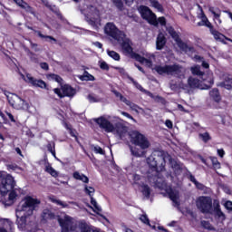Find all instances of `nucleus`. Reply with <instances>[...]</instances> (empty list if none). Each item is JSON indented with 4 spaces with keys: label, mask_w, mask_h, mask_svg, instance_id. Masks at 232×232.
I'll return each mask as SVG.
<instances>
[{
    "label": "nucleus",
    "mask_w": 232,
    "mask_h": 232,
    "mask_svg": "<svg viewBox=\"0 0 232 232\" xmlns=\"http://www.w3.org/2000/svg\"><path fill=\"white\" fill-rule=\"evenodd\" d=\"M209 95L211 99L215 101V102H220V101H222V97L220 96V92H218V89H212L209 92Z\"/></svg>",
    "instance_id": "25"
},
{
    "label": "nucleus",
    "mask_w": 232,
    "mask_h": 232,
    "mask_svg": "<svg viewBox=\"0 0 232 232\" xmlns=\"http://www.w3.org/2000/svg\"><path fill=\"white\" fill-rule=\"evenodd\" d=\"M45 171L54 179H56V177H59V172H57V170H55V169H53V166L50 164L45 165Z\"/></svg>",
    "instance_id": "27"
},
{
    "label": "nucleus",
    "mask_w": 232,
    "mask_h": 232,
    "mask_svg": "<svg viewBox=\"0 0 232 232\" xmlns=\"http://www.w3.org/2000/svg\"><path fill=\"white\" fill-rule=\"evenodd\" d=\"M139 12L142 17V19H145V21H148L150 24H152L153 26H157L160 23L161 26H166V18L160 17L157 20V15L150 10V8L141 5L139 8Z\"/></svg>",
    "instance_id": "6"
},
{
    "label": "nucleus",
    "mask_w": 232,
    "mask_h": 232,
    "mask_svg": "<svg viewBox=\"0 0 232 232\" xmlns=\"http://www.w3.org/2000/svg\"><path fill=\"white\" fill-rule=\"evenodd\" d=\"M156 188H159L160 189H166V182L162 181V179H159L156 181Z\"/></svg>",
    "instance_id": "49"
},
{
    "label": "nucleus",
    "mask_w": 232,
    "mask_h": 232,
    "mask_svg": "<svg viewBox=\"0 0 232 232\" xmlns=\"http://www.w3.org/2000/svg\"><path fill=\"white\" fill-rule=\"evenodd\" d=\"M14 3H16L18 6H20V8H23V10H25V12H32V7H30V5L26 4V2L23 0H14Z\"/></svg>",
    "instance_id": "29"
},
{
    "label": "nucleus",
    "mask_w": 232,
    "mask_h": 232,
    "mask_svg": "<svg viewBox=\"0 0 232 232\" xmlns=\"http://www.w3.org/2000/svg\"><path fill=\"white\" fill-rule=\"evenodd\" d=\"M210 160L212 162V166L214 168V169H220L221 168V165L220 163L218 162V160L215 157H210Z\"/></svg>",
    "instance_id": "43"
},
{
    "label": "nucleus",
    "mask_w": 232,
    "mask_h": 232,
    "mask_svg": "<svg viewBox=\"0 0 232 232\" xmlns=\"http://www.w3.org/2000/svg\"><path fill=\"white\" fill-rule=\"evenodd\" d=\"M218 155L221 157V159L226 155V152L222 149L218 150Z\"/></svg>",
    "instance_id": "64"
},
{
    "label": "nucleus",
    "mask_w": 232,
    "mask_h": 232,
    "mask_svg": "<svg viewBox=\"0 0 232 232\" xmlns=\"http://www.w3.org/2000/svg\"><path fill=\"white\" fill-rule=\"evenodd\" d=\"M107 53L111 59H114V61H121V55L117 52L108 50Z\"/></svg>",
    "instance_id": "39"
},
{
    "label": "nucleus",
    "mask_w": 232,
    "mask_h": 232,
    "mask_svg": "<svg viewBox=\"0 0 232 232\" xmlns=\"http://www.w3.org/2000/svg\"><path fill=\"white\" fill-rule=\"evenodd\" d=\"M155 70L160 75H177V77L184 78V73H186L184 67L178 64L157 66Z\"/></svg>",
    "instance_id": "7"
},
{
    "label": "nucleus",
    "mask_w": 232,
    "mask_h": 232,
    "mask_svg": "<svg viewBox=\"0 0 232 232\" xmlns=\"http://www.w3.org/2000/svg\"><path fill=\"white\" fill-rule=\"evenodd\" d=\"M88 101L90 102H101V98H99L93 94H91L88 96Z\"/></svg>",
    "instance_id": "51"
},
{
    "label": "nucleus",
    "mask_w": 232,
    "mask_h": 232,
    "mask_svg": "<svg viewBox=\"0 0 232 232\" xmlns=\"http://www.w3.org/2000/svg\"><path fill=\"white\" fill-rule=\"evenodd\" d=\"M7 168L8 169H13V171L19 169V167H17V165H8Z\"/></svg>",
    "instance_id": "62"
},
{
    "label": "nucleus",
    "mask_w": 232,
    "mask_h": 232,
    "mask_svg": "<svg viewBox=\"0 0 232 232\" xmlns=\"http://www.w3.org/2000/svg\"><path fill=\"white\" fill-rule=\"evenodd\" d=\"M93 150L95 151V153H99L100 155H104V150H102V148L99 146H95L93 148Z\"/></svg>",
    "instance_id": "53"
},
{
    "label": "nucleus",
    "mask_w": 232,
    "mask_h": 232,
    "mask_svg": "<svg viewBox=\"0 0 232 232\" xmlns=\"http://www.w3.org/2000/svg\"><path fill=\"white\" fill-rule=\"evenodd\" d=\"M100 68L102 70H110V66L108 65V63H106V62H101Z\"/></svg>",
    "instance_id": "55"
},
{
    "label": "nucleus",
    "mask_w": 232,
    "mask_h": 232,
    "mask_svg": "<svg viewBox=\"0 0 232 232\" xmlns=\"http://www.w3.org/2000/svg\"><path fill=\"white\" fill-rule=\"evenodd\" d=\"M167 32L169 34V35L172 37V39H174V41H176L179 48H180V50H182V52H191L193 50V47L188 45V44L182 42V40H180V37L179 36V34H177V32H175V29H173V27H169L167 28Z\"/></svg>",
    "instance_id": "14"
},
{
    "label": "nucleus",
    "mask_w": 232,
    "mask_h": 232,
    "mask_svg": "<svg viewBox=\"0 0 232 232\" xmlns=\"http://www.w3.org/2000/svg\"><path fill=\"white\" fill-rule=\"evenodd\" d=\"M63 126H64V128H66V130H69L70 135H71L72 137H74V138L76 139V140H77V136L75 135V132H74L73 130L72 129V126L69 125V124L66 123V122L63 123Z\"/></svg>",
    "instance_id": "48"
},
{
    "label": "nucleus",
    "mask_w": 232,
    "mask_h": 232,
    "mask_svg": "<svg viewBox=\"0 0 232 232\" xmlns=\"http://www.w3.org/2000/svg\"><path fill=\"white\" fill-rule=\"evenodd\" d=\"M151 5L156 8V10H158L159 12H162V5H160V4H159V2L157 0H150Z\"/></svg>",
    "instance_id": "45"
},
{
    "label": "nucleus",
    "mask_w": 232,
    "mask_h": 232,
    "mask_svg": "<svg viewBox=\"0 0 232 232\" xmlns=\"http://www.w3.org/2000/svg\"><path fill=\"white\" fill-rule=\"evenodd\" d=\"M196 188H198V189H204V185L202 183H199L198 181L194 183Z\"/></svg>",
    "instance_id": "61"
},
{
    "label": "nucleus",
    "mask_w": 232,
    "mask_h": 232,
    "mask_svg": "<svg viewBox=\"0 0 232 232\" xmlns=\"http://www.w3.org/2000/svg\"><path fill=\"white\" fill-rule=\"evenodd\" d=\"M53 92L56 95H58V97H73V95H75V89H73V87L65 84L63 85L61 87V89L59 88H55L53 89Z\"/></svg>",
    "instance_id": "16"
},
{
    "label": "nucleus",
    "mask_w": 232,
    "mask_h": 232,
    "mask_svg": "<svg viewBox=\"0 0 232 232\" xmlns=\"http://www.w3.org/2000/svg\"><path fill=\"white\" fill-rule=\"evenodd\" d=\"M213 36L214 39H216L217 41H224V39H227V41H230V43H232V40L229 38H226V36L217 31L213 32Z\"/></svg>",
    "instance_id": "34"
},
{
    "label": "nucleus",
    "mask_w": 232,
    "mask_h": 232,
    "mask_svg": "<svg viewBox=\"0 0 232 232\" xmlns=\"http://www.w3.org/2000/svg\"><path fill=\"white\" fill-rule=\"evenodd\" d=\"M167 193L170 198V200L173 202V205L176 207L180 206V197L179 196V191L177 190H167Z\"/></svg>",
    "instance_id": "20"
},
{
    "label": "nucleus",
    "mask_w": 232,
    "mask_h": 232,
    "mask_svg": "<svg viewBox=\"0 0 232 232\" xmlns=\"http://www.w3.org/2000/svg\"><path fill=\"white\" fill-rule=\"evenodd\" d=\"M91 204L93 206V208L90 206L89 208H91L94 213L100 214L101 211H102V208L97 205V201L93 198V196L91 197Z\"/></svg>",
    "instance_id": "32"
},
{
    "label": "nucleus",
    "mask_w": 232,
    "mask_h": 232,
    "mask_svg": "<svg viewBox=\"0 0 232 232\" xmlns=\"http://www.w3.org/2000/svg\"><path fill=\"white\" fill-rule=\"evenodd\" d=\"M15 197H17V194L15 193V190L9 191V204H13L14 200H15Z\"/></svg>",
    "instance_id": "50"
},
{
    "label": "nucleus",
    "mask_w": 232,
    "mask_h": 232,
    "mask_svg": "<svg viewBox=\"0 0 232 232\" xmlns=\"http://www.w3.org/2000/svg\"><path fill=\"white\" fill-rule=\"evenodd\" d=\"M199 13L198 14V19H200V22L198 23V26H206L207 28H213V25L211 24V22L208 19V16H206V14H204V10H202V7L198 5Z\"/></svg>",
    "instance_id": "17"
},
{
    "label": "nucleus",
    "mask_w": 232,
    "mask_h": 232,
    "mask_svg": "<svg viewBox=\"0 0 232 232\" xmlns=\"http://www.w3.org/2000/svg\"><path fill=\"white\" fill-rule=\"evenodd\" d=\"M220 205H217L216 211H215V217L216 218H218L219 222H224L226 220V215L222 210H220Z\"/></svg>",
    "instance_id": "26"
},
{
    "label": "nucleus",
    "mask_w": 232,
    "mask_h": 232,
    "mask_svg": "<svg viewBox=\"0 0 232 232\" xmlns=\"http://www.w3.org/2000/svg\"><path fill=\"white\" fill-rule=\"evenodd\" d=\"M225 208L227 211H232V201H227L225 203Z\"/></svg>",
    "instance_id": "57"
},
{
    "label": "nucleus",
    "mask_w": 232,
    "mask_h": 232,
    "mask_svg": "<svg viewBox=\"0 0 232 232\" xmlns=\"http://www.w3.org/2000/svg\"><path fill=\"white\" fill-rule=\"evenodd\" d=\"M198 138L205 143L211 140V135H209V132L199 133Z\"/></svg>",
    "instance_id": "36"
},
{
    "label": "nucleus",
    "mask_w": 232,
    "mask_h": 232,
    "mask_svg": "<svg viewBox=\"0 0 232 232\" xmlns=\"http://www.w3.org/2000/svg\"><path fill=\"white\" fill-rule=\"evenodd\" d=\"M15 188V180H14V177L11 175H7L5 178L2 179L0 186V193L2 197H5L6 193H10Z\"/></svg>",
    "instance_id": "13"
},
{
    "label": "nucleus",
    "mask_w": 232,
    "mask_h": 232,
    "mask_svg": "<svg viewBox=\"0 0 232 232\" xmlns=\"http://www.w3.org/2000/svg\"><path fill=\"white\" fill-rule=\"evenodd\" d=\"M21 79L24 81V82H27L28 84H31L32 86H34L36 88H46V82L43 80H37L32 76V74L25 72V74L20 72Z\"/></svg>",
    "instance_id": "15"
},
{
    "label": "nucleus",
    "mask_w": 232,
    "mask_h": 232,
    "mask_svg": "<svg viewBox=\"0 0 232 232\" xmlns=\"http://www.w3.org/2000/svg\"><path fill=\"white\" fill-rule=\"evenodd\" d=\"M219 88H225V90H232V76L229 74L222 75V82L218 83Z\"/></svg>",
    "instance_id": "18"
},
{
    "label": "nucleus",
    "mask_w": 232,
    "mask_h": 232,
    "mask_svg": "<svg viewBox=\"0 0 232 232\" xmlns=\"http://www.w3.org/2000/svg\"><path fill=\"white\" fill-rule=\"evenodd\" d=\"M165 126H167V128H169V130H171V128H173V122L169 120H167L165 121Z\"/></svg>",
    "instance_id": "58"
},
{
    "label": "nucleus",
    "mask_w": 232,
    "mask_h": 232,
    "mask_svg": "<svg viewBox=\"0 0 232 232\" xmlns=\"http://www.w3.org/2000/svg\"><path fill=\"white\" fill-rule=\"evenodd\" d=\"M108 119L109 121L104 117H100L94 121L100 125V128H102V130H105L108 133H114V135H118L121 139L128 135V127L121 123L119 117L111 118L108 116Z\"/></svg>",
    "instance_id": "2"
},
{
    "label": "nucleus",
    "mask_w": 232,
    "mask_h": 232,
    "mask_svg": "<svg viewBox=\"0 0 232 232\" xmlns=\"http://www.w3.org/2000/svg\"><path fill=\"white\" fill-rule=\"evenodd\" d=\"M194 60L196 61V63H201L203 68H209V63H208V62L204 61V58L198 56V55H196L194 57Z\"/></svg>",
    "instance_id": "37"
},
{
    "label": "nucleus",
    "mask_w": 232,
    "mask_h": 232,
    "mask_svg": "<svg viewBox=\"0 0 232 232\" xmlns=\"http://www.w3.org/2000/svg\"><path fill=\"white\" fill-rule=\"evenodd\" d=\"M133 180H134V184H140L139 180H140V177L138 174H134Z\"/></svg>",
    "instance_id": "59"
},
{
    "label": "nucleus",
    "mask_w": 232,
    "mask_h": 232,
    "mask_svg": "<svg viewBox=\"0 0 232 232\" xmlns=\"http://www.w3.org/2000/svg\"><path fill=\"white\" fill-rule=\"evenodd\" d=\"M201 225L203 227H205V229H213V227H211V224H209L208 221H202Z\"/></svg>",
    "instance_id": "54"
},
{
    "label": "nucleus",
    "mask_w": 232,
    "mask_h": 232,
    "mask_svg": "<svg viewBox=\"0 0 232 232\" xmlns=\"http://www.w3.org/2000/svg\"><path fill=\"white\" fill-rule=\"evenodd\" d=\"M51 202L56 204L57 206H61V208H68V203L64 201H61V199H57L53 197L50 198Z\"/></svg>",
    "instance_id": "35"
},
{
    "label": "nucleus",
    "mask_w": 232,
    "mask_h": 232,
    "mask_svg": "<svg viewBox=\"0 0 232 232\" xmlns=\"http://www.w3.org/2000/svg\"><path fill=\"white\" fill-rule=\"evenodd\" d=\"M190 72L193 75H198V77H202V79H208V74H204V72L200 71V66L198 65L192 66Z\"/></svg>",
    "instance_id": "22"
},
{
    "label": "nucleus",
    "mask_w": 232,
    "mask_h": 232,
    "mask_svg": "<svg viewBox=\"0 0 232 232\" xmlns=\"http://www.w3.org/2000/svg\"><path fill=\"white\" fill-rule=\"evenodd\" d=\"M111 1L115 5V6H117V8H119L120 10L122 9L124 3H126V5H131V3H133V0H111Z\"/></svg>",
    "instance_id": "30"
},
{
    "label": "nucleus",
    "mask_w": 232,
    "mask_h": 232,
    "mask_svg": "<svg viewBox=\"0 0 232 232\" xmlns=\"http://www.w3.org/2000/svg\"><path fill=\"white\" fill-rule=\"evenodd\" d=\"M5 96L7 97L9 104L14 110H24V111H26L28 108H30L28 102H26L24 100H23L16 94L6 92Z\"/></svg>",
    "instance_id": "10"
},
{
    "label": "nucleus",
    "mask_w": 232,
    "mask_h": 232,
    "mask_svg": "<svg viewBox=\"0 0 232 232\" xmlns=\"http://www.w3.org/2000/svg\"><path fill=\"white\" fill-rule=\"evenodd\" d=\"M125 104L129 106L130 110H132V111H136V113H146V111H144V109L139 107L137 104L130 102L129 100L125 102Z\"/></svg>",
    "instance_id": "24"
},
{
    "label": "nucleus",
    "mask_w": 232,
    "mask_h": 232,
    "mask_svg": "<svg viewBox=\"0 0 232 232\" xmlns=\"http://www.w3.org/2000/svg\"><path fill=\"white\" fill-rule=\"evenodd\" d=\"M101 10H102V7L101 6L89 5L83 8L82 14L85 15L87 21L91 23V24H95V23H99L101 20Z\"/></svg>",
    "instance_id": "8"
},
{
    "label": "nucleus",
    "mask_w": 232,
    "mask_h": 232,
    "mask_svg": "<svg viewBox=\"0 0 232 232\" xmlns=\"http://www.w3.org/2000/svg\"><path fill=\"white\" fill-rule=\"evenodd\" d=\"M104 33L114 41H122V37H124V33L119 30L113 23H108L105 25Z\"/></svg>",
    "instance_id": "12"
},
{
    "label": "nucleus",
    "mask_w": 232,
    "mask_h": 232,
    "mask_svg": "<svg viewBox=\"0 0 232 232\" xmlns=\"http://www.w3.org/2000/svg\"><path fill=\"white\" fill-rule=\"evenodd\" d=\"M147 164H149V166L150 168L156 169L157 168V160H155V157L150 156L147 159Z\"/></svg>",
    "instance_id": "38"
},
{
    "label": "nucleus",
    "mask_w": 232,
    "mask_h": 232,
    "mask_svg": "<svg viewBox=\"0 0 232 232\" xmlns=\"http://www.w3.org/2000/svg\"><path fill=\"white\" fill-rule=\"evenodd\" d=\"M140 190L141 191L142 195L146 197V198H150V195L151 194V190L150 187L146 184L140 185Z\"/></svg>",
    "instance_id": "28"
},
{
    "label": "nucleus",
    "mask_w": 232,
    "mask_h": 232,
    "mask_svg": "<svg viewBox=\"0 0 232 232\" xmlns=\"http://www.w3.org/2000/svg\"><path fill=\"white\" fill-rule=\"evenodd\" d=\"M140 220L143 223L146 224L147 226H150V218H148V215L143 214L140 217Z\"/></svg>",
    "instance_id": "52"
},
{
    "label": "nucleus",
    "mask_w": 232,
    "mask_h": 232,
    "mask_svg": "<svg viewBox=\"0 0 232 232\" xmlns=\"http://www.w3.org/2000/svg\"><path fill=\"white\" fill-rule=\"evenodd\" d=\"M41 200L31 196L25 197L18 205L15 210L16 224L20 229H28V218L37 211Z\"/></svg>",
    "instance_id": "1"
},
{
    "label": "nucleus",
    "mask_w": 232,
    "mask_h": 232,
    "mask_svg": "<svg viewBox=\"0 0 232 232\" xmlns=\"http://www.w3.org/2000/svg\"><path fill=\"white\" fill-rule=\"evenodd\" d=\"M40 67L42 68V70H48V63H40Z\"/></svg>",
    "instance_id": "63"
},
{
    "label": "nucleus",
    "mask_w": 232,
    "mask_h": 232,
    "mask_svg": "<svg viewBox=\"0 0 232 232\" xmlns=\"http://www.w3.org/2000/svg\"><path fill=\"white\" fill-rule=\"evenodd\" d=\"M170 88H171L172 90H177V88H181L182 90H186L187 85L184 84V83L181 82L176 83V84L170 83Z\"/></svg>",
    "instance_id": "46"
},
{
    "label": "nucleus",
    "mask_w": 232,
    "mask_h": 232,
    "mask_svg": "<svg viewBox=\"0 0 232 232\" xmlns=\"http://www.w3.org/2000/svg\"><path fill=\"white\" fill-rule=\"evenodd\" d=\"M117 43L121 44V50L123 53H125V55H129V57L135 59L136 61H138V63H140L141 64H144V66H147V68H151L153 66L155 55L146 53L144 57L134 53L132 47L133 44L131 43L130 38L126 37L125 34H123V37L121 38V40L117 41Z\"/></svg>",
    "instance_id": "3"
},
{
    "label": "nucleus",
    "mask_w": 232,
    "mask_h": 232,
    "mask_svg": "<svg viewBox=\"0 0 232 232\" xmlns=\"http://www.w3.org/2000/svg\"><path fill=\"white\" fill-rule=\"evenodd\" d=\"M72 177L75 179V180H81V182H83L84 184H88V182H90V179L79 171L73 172Z\"/></svg>",
    "instance_id": "23"
},
{
    "label": "nucleus",
    "mask_w": 232,
    "mask_h": 232,
    "mask_svg": "<svg viewBox=\"0 0 232 232\" xmlns=\"http://www.w3.org/2000/svg\"><path fill=\"white\" fill-rule=\"evenodd\" d=\"M121 115H123V117H126L127 119H130V121H133V122H137V121H135V119H133V117L128 112L121 111Z\"/></svg>",
    "instance_id": "56"
},
{
    "label": "nucleus",
    "mask_w": 232,
    "mask_h": 232,
    "mask_svg": "<svg viewBox=\"0 0 232 232\" xmlns=\"http://www.w3.org/2000/svg\"><path fill=\"white\" fill-rule=\"evenodd\" d=\"M208 11L210 12V14H212L216 24H222V19H220V16L222 15V11L218 7L213 6H209Z\"/></svg>",
    "instance_id": "19"
},
{
    "label": "nucleus",
    "mask_w": 232,
    "mask_h": 232,
    "mask_svg": "<svg viewBox=\"0 0 232 232\" xmlns=\"http://www.w3.org/2000/svg\"><path fill=\"white\" fill-rule=\"evenodd\" d=\"M202 82H199L198 79L189 77L188 79V84L189 88H198L199 90H209L210 86H213L215 81L213 80V72L208 74V78H202Z\"/></svg>",
    "instance_id": "9"
},
{
    "label": "nucleus",
    "mask_w": 232,
    "mask_h": 232,
    "mask_svg": "<svg viewBox=\"0 0 232 232\" xmlns=\"http://www.w3.org/2000/svg\"><path fill=\"white\" fill-rule=\"evenodd\" d=\"M58 223L62 232H92L87 224L80 223L77 225L75 219L66 214L58 218Z\"/></svg>",
    "instance_id": "4"
},
{
    "label": "nucleus",
    "mask_w": 232,
    "mask_h": 232,
    "mask_svg": "<svg viewBox=\"0 0 232 232\" xmlns=\"http://www.w3.org/2000/svg\"><path fill=\"white\" fill-rule=\"evenodd\" d=\"M130 137L132 144L140 148V150L130 149L131 154L134 155V157H144L146 155V151H144V150H148L150 146L148 138L137 130L131 131L130 133Z\"/></svg>",
    "instance_id": "5"
},
{
    "label": "nucleus",
    "mask_w": 232,
    "mask_h": 232,
    "mask_svg": "<svg viewBox=\"0 0 232 232\" xmlns=\"http://www.w3.org/2000/svg\"><path fill=\"white\" fill-rule=\"evenodd\" d=\"M49 81H55L56 82L61 83L63 82V78L57 74H49L48 76Z\"/></svg>",
    "instance_id": "44"
},
{
    "label": "nucleus",
    "mask_w": 232,
    "mask_h": 232,
    "mask_svg": "<svg viewBox=\"0 0 232 232\" xmlns=\"http://www.w3.org/2000/svg\"><path fill=\"white\" fill-rule=\"evenodd\" d=\"M164 46H166V36L162 33H160L156 39V49L162 50Z\"/></svg>",
    "instance_id": "21"
},
{
    "label": "nucleus",
    "mask_w": 232,
    "mask_h": 232,
    "mask_svg": "<svg viewBox=\"0 0 232 232\" xmlns=\"http://www.w3.org/2000/svg\"><path fill=\"white\" fill-rule=\"evenodd\" d=\"M112 93H114L115 97H117L121 102H124V104L128 102V99H126V97H124L121 92L112 91Z\"/></svg>",
    "instance_id": "42"
},
{
    "label": "nucleus",
    "mask_w": 232,
    "mask_h": 232,
    "mask_svg": "<svg viewBox=\"0 0 232 232\" xmlns=\"http://www.w3.org/2000/svg\"><path fill=\"white\" fill-rule=\"evenodd\" d=\"M196 206L201 213H210L213 208V200L209 197L201 196L197 198Z\"/></svg>",
    "instance_id": "11"
},
{
    "label": "nucleus",
    "mask_w": 232,
    "mask_h": 232,
    "mask_svg": "<svg viewBox=\"0 0 232 232\" xmlns=\"http://www.w3.org/2000/svg\"><path fill=\"white\" fill-rule=\"evenodd\" d=\"M84 191H85L86 195H89V197H93V195H95V188H93V187L85 185Z\"/></svg>",
    "instance_id": "41"
},
{
    "label": "nucleus",
    "mask_w": 232,
    "mask_h": 232,
    "mask_svg": "<svg viewBox=\"0 0 232 232\" xmlns=\"http://www.w3.org/2000/svg\"><path fill=\"white\" fill-rule=\"evenodd\" d=\"M7 117H9L11 122H15V118H14V115L8 111L5 112Z\"/></svg>",
    "instance_id": "60"
},
{
    "label": "nucleus",
    "mask_w": 232,
    "mask_h": 232,
    "mask_svg": "<svg viewBox=\"0 0 232 232\" xmlns=\"http://www.w3.org/2000/svg\"><path fill=\"white\" fill-rule=\"evenodd\" d=\"M80 81H95V76L85 71L82 75H78Z\"/></svg>",
    "instance_id": "31"
},
{
    "label": "nucleus",
    "mask_w": 232,
    "mask_h": 232,
    "mask_svg": "<svg viewBox=\"0 0 232 232\" xmlns=\"http://www.w3.org/2000/svg\"><path fill=\"white\" fill-rule=\"evenodd\" d=\"M134 86L140 90V92H143V93H147V95H149V97L153 98V94L146 90H144V88H142V85L139 84L137 82H133Z\"/></svg>",
    "instance_id": "40"
},
{
    "label": "nucleus",
    "mask_w": 232,
    "mask_h": 232,
    "mask_svg": "<svg viewBox=\"0 0 232 232\" xmlns=\"http://www.w3.org/2000/svg\"><path fill=\"white\" fill-rule=\"evenodd\" d=\"M53 217H55V216L49 209H45L42 213L43 220H51V218H53Z\"/></svg>",
    "instance_id": "33"
},
{
    "label": "nucleus",
    "mask_w": 232,
    "mask_h": 232,
    "mask_svg": "<svg viewBox=\"0 0 232 232\" xmlns=\"http://www.w3.org/2000/svg\"><path fill=\"white\" fill-rule=\"evenodd\" d=\"M35 33L37 34L38 37H41V39H49L50 41H53L54 43H57V40L53 36L44 35L41 34V32L39 31H36Z\"/></svg>",
    "instance_id": "47"
}]
</instances>
